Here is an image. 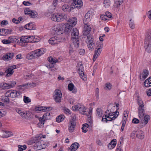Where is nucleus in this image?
Returning a JSON list of instances; mask_svg holds the SVG:
<instances>
[{"mask_svg": "<svg viewBox=\"0 0 151 151\" xmlns=\"http://www.w3.org/2000/svg\"><path fill=\"white\" fill-rule=\"evenodd\" d=\"M132 122L133 123L138 124L139 122V120L137 119L134 118L133 119Z\"/></svg>", "mask_w": 151, "mask_h": 151, "instance_id": "64", "label": "nucleus"}, {"mask_svg": "<svg viewBox=\"0 0 151 151\" xmlns=\"http://www.w3.org/2000/svg\"><path fill=\"white\" fill-rule=\"evenodd\" d=\"M28 37V41H29L28 43H32L36 42L34 40V37L33 36H27Z\"/></svg>", "mask_w": 151, "mask_h": 151, "instance_id": "44", "label": "nucleus"}, {"mask_svg": "<svg viewBox=\"0 0 151 151\" xmlns=\"http://www.w3.org/2000/svg\"><path fill=\"white\" fill-rule=\"evenodd\" d=\"M45 52V50L44 48H42L38 49V57L44 54Z\"/></svg>", "mask_w": 151, "mask_h": 151, "instance_id": "48", "label": "nucleus"}, {"mask_svg": "<svg viewBox=\"0 0 151 151\" xmlns=\"http://www.w3.org/2000/svg\"><path fill=\"white\" fill-rule=\"evenodd\" d=\"M105 14L106 16L108 19L111 18L112 14L110 12H106Z\"/></svg>", "mask_w": 151, "mask_h": 151, "instance_id": "58", "label": "nucleus"}, {"mask_svg": "<svg viewBox=\"0 0 151 151\" xmlns=\"http://www.w3.org/2000/svg\"><path fill=\"white\" fill-rule=\"evenodd\" d=\"M60 41V39L56 37H53L50 38L49 40V42L51 44H57Z\"/></svg>", "mask_w": 151, "mask_h": 151, "instance_id": "21", "label": "nucleus"}, {"mask_svg": "<svg viewBox=\"0 0 151 151\" xmlns=\"http://www.w3.org/2000/svg\"><path fill=\"white\" fill-rule=\"evenodd\" d=\"M62 17L63 19V21L64 19H65L67 22H68L69 19H70L69 16L67 14H65L64 15H62Z\"/></svg>", "mask_w": 151, "mask_h": 151, "instance_id": "53", "label": "nucleus"}, {"mask_svg": "<svg viewBox=\"0 0 151 151\" xmlns=\"http://www.w3.org/2000/svg\"><path fill=\"white\" fill-rule=\"evenodd\" d=\"M138 111V116L140 119L142 120L145 114V107L139 106Z\"/></svg>", "mask_w": 151, "mask_h": 151, "instance_id": "19", "label": "nucleus"}, {"mask_svg": "<svg viewBox=\"0 0 151 151\" xmlns=\"http://www.w3.org/2000/svg\"><path fill=\"white\" fill-rule=\"evenodd\" d=\"M0 86L2 88L5 89H9L10 88V87L8 83H2L0 84Z\"/></svg>", "mask_w": 151, "mask_h": 151, "instance_id": "40", "label": "nucleus"}, {"mask_svg": "<svg viewBox=\"0 0 151 151\" xmlns=\"http://www.w3.org/2000/svg\"><path fill=\"white\" fill-rule=\"evenodd\" d=\"M136 136L140 139H143L145 137L144 132L141 130H139L136 132Z\"/></svg>", "mask_w": 151, "mask_h": 151, "instance_id": "30", "label": "nucleus"}, {"mask_svg": "<svg viewBox=\"0 0 151 151\" xmlns=\"http://www.w3.org/2000/svg\"><path fill=\"white\" fill-rule=\"evenodd\" d=\"M9 96H6L2 99V101L4 102L8 103L9 102V100L8 97Z\"/></svg>", "mask_w": 151, "mask_h": 151, "instance_id": "54", "label": "nucleus"}, {"mask_svg": "<svg viewBox=\"0 0 151 151\" xmlns=\"http://www.w3.org/2000/svg\"><path fill=\"white\" fill-rule=\"evenodd\" d=\"M116 144V140L115 139L112 140L108 145V147L109 149L111 150L114 148Z\"/></svg>", "mask_w": 151, "mask_h": 151, "instance_id": "28", "label": "nucleus"}, {"mask_svg": "<svg viewBox=\"0 0 151 151\" xmlns=\"http://www.w3.org/2000/svg\"><path fill=\"white\" fill-rule=\"evenodd\" d=\"M61 24L63 26L62 27L63 28V32H70L72 27V26L68 23H62Z\"/></svg>", "mask_w": 151, "mask_h": 151, "instance_id": "18", "label": "nucleus"}, {"mask_svg": "<svg viewBox=\"0 0 151 151\" xmlns=\"http://www.w3.org/2000/svg\"><path fill=\"white\" fill-rule=\"evenodd\" d=\"M79 144L77 142H74L68 148L70 151H76L79 147Z\"/></svg>", "mask_w": 151, "mask_h": 151, "instance_id": "22", "label": "nucleus"}, {"mask_svg": "<svg viewBox=\"0 0 151 151\" xmlns=\"http://www.w3.org/2000/svg\"><path fill=\"white\" fill-rule=\"evenodd\" d=\"M61 24H57L53 28L52 31L54 33L57 35H60L63 33V29Z\"/></svg>", "mask_w": 151, "mask_h": 151, "instance_id": "11", "label": "nucleus"}, {"mask_svg": "<svg viewBox=\"0 0 151 151\" xmlns=\"http://www.w3.org/2000/svg\"><path fill=\"white\" fill-rule=\"evenodd\" d=\"M104 4L106 8H108L110 6L111 2L109 0H105L104 2Z\"/></svg>", "mask_w": 151, "mask_h": 151, "instance_id": "46", "label": "nucleus"}, {"mask_svg": "<svg viewBox=\"0 0 151 151\" xmlns=\"http://www.w3.org/2000/svg\"><path fill=\"white\" fill-rule=\"evenodd\" d=\"M123 2V0H114V6L115 8H118Z\"/></svg>", "mask_w": 151, "mask_h": 151, "instance_id": "33", "label": "nucleus"}, {"mask_svg": "<svg viewBox=\"0 0 151 151\" xmlns=\"http://www.w3.org/2000/svg\"><path fill=\"white\" fill-rule=\"evenodd\" d=\"M62 93L60 90L56 89L55 91L53 97L55 101L57 102H60L62 97Z\"/></svg>", "mask_w": 151, "mask_h": 151, "instance_id": "10", "label": "nucleus"}, {"mask_svg": "<svg viewBox=\"0 0 151 151\" xmlns=\"http://www.w3.org/2000/svg\"><path fill=\"white\" fill-rule=\"evenodd\" d=\"M5 32L6 33V35L7 34H11L12 32V30L11 29H5Z\"/></svg>", "mask_w": 151, "mask_h": 151, "instance_id": "61", "label": "nucleus"}, {"mask_svg": "<svg viewBox=\"0 0 151 151\" xmlns=\"http://www.w3.org/2000/svg\"><path fill=\"white\" fill-rule=\"evenodd\" d=\"M103 44L100 43L97 46L95 51V53L93 56V60L95 61L97 58L100 55L102 49Z\"/></svg>", "mask_w": 151, "mask_h": 151, "instance_id": "7", "label": "nucleus"}, {"mask_svg": "<svg viewBox=\"0 0 151 151\" xmlns=\"http://www.w3.org/2000/svg\"><path fill=\"white\" fill-rule=\"evenodd\" d=\"M146 51L148 53L151 52V35L146 37L145 42Z\"/></svg>", "mask_w": 151, "mask_h": 151, "instance_id": "6", "label": "nucleus"}, {"mask_svg": "<svg viewBox=\"0 0 151 151\" xmlns=\"http://www.w3.org/2000/svg\"><path fill=\"white\" fill-rule=\"evenodd\" d=\"M144 117V122L145 125L147 124L148 122V120L150 119V116L148 115H145Z\"/></svg>", "mask_w": 151, "mask_h": 151, "instance_id": "47", "label": "nucleus"}, {"mask_svg": "<svg viewBox=\"0 0 151 151\" xmlns=\"http://www.w3.org/2000/svg\"><path fill=\"white\" fill-rule=\"evenodd\" d=\"M38 56V50H35L27 54L26 56V58L28 60H30L36 58Z\"/></svg>", "mask_w": 151, "mask_h": 151, "instance_id": "14", "label": "nucleus"}, {"mask_svg": "<svg viewBox=\"0 0 151 151\" xmlns=\"http://www.w3.org/2000/svg\"><path fill=\"white\" fill-rule=\"evenodd\" d=\"M19 95V92L14 90H8L5 94V96H9L12 98L17 97Z\"/></svg>", "mask_w": 151, "mask_h": 151, "instance_id": "8", "label": "nucleus"}, {"mask_svg": "<svg viewBox=\"0 0 151 151\" xmlns=\"http://www.w3.org/2000/svg\"><path fill=\"white\" fill-rule=\"evenodd\" d=\"M3 132L4 133V137H11L13 135L12 133L10 132L3 131Z\"/></svg>", "mask_w": 151, "mask_h": 151, "instance_id": "41", "label": "nucleus"}, {"mask_svg": "<svg viewBox=\"0 0 151 151\" xmlns=\"http://www.w3.org/2000/svg\"><path fill=\"white\" fill-rule=\"evenodd\" d=\"M0 35L1 36H6V33L5 32V29H0Z\"/></svg>", "mask_w": 151, "mask_h": 151, "instance_id": "56", "label": "nucleus"}, {"mask_svg": "<svg viewBox=\"0 0 151 151\" xmlns=\"http://www.w3.org/2000/svg\"><path fill=\"white\" fill-rule=\"evenodd\" d=\"M68 22L70 25L72 26V27L75 26L77 24V20L76 18L74 17H73L69 19Z\"/></svg>", "mask_w": 151, "mask_h": 151, "instance_id": "27", "label": "nucleus"}, {"mask_svg": "<svg viewBox=\"0 0 151 151\" xmlns=\"http://www.w3.org/2000/svg\"><path fill=\"white\" fill-rule=\"evenodd\" d=\"M51 19L54 21L61 22L63 21L62 14L60 13H55L51 16Z\"/></svg>", "mask_w": 151, "mask_h": 151, "instance_id": "12", "label": "nucleus"}, {"mask_svg": "<svg viewBox=\"0 0 151 151\" xmlns=\"http://www.w3.org/2000/svg\"><path fill=\"white\" fill-rule=\"evenodd\" d=\"M48 60L50 63L46 64V66L50 70L55 71L56 69L54 66V64L58 61L56 59L50 56L48 58Z\"/></svg>", "mask_w": 151, "mask_h": 151, "instance_id": "4", "label": "nucleus"}, {"mask_svg": "<svg viewBox=\"0 0 151 151\" xmlns=\"http://www.w3.org/2000/svg\"><path fill=\"white\" fill-rule=\"evenodd\" d=\"M52 109V107L50 106H38V111H48L51 110Z\"/></svg>", "mask_w": 151, "mask_h": 151, "instance_id": "24", "label": "nucleus"}, {"mask_svg": "<svg viewBox=\"0 0 151 151\" xmlns=\"http://www.w3.org/2000/svg\"><path fill=\"white\" fill-rule=\"evenodd\" d=\"M112 88V85L109 83H107L105 84L104 89L108 91H110Z\"/></svg>", "mask_w": 151, "mask_h": 151, "instance_id": "43", "label": "nucleus"}, {"mask_svg": "<svg viewBox=\"0 0 151 151\" xmlns=\"http://www.w3.org/2000/svg\"><path fill=\"white\" fill-rule=\"evenodd\" d=\"M64 118L63 116L61 115L59 116H58L56 118V121L58 122H60L64 120Z\"/></svg>", "mask_w": 151, "mask_h": 151, "instance_id": "51", "label": "nucleus"}, {"mask_svg": "<svg viewBox=\"0 0 151 151\" xmlns=\"http://www.w3.org/2000/svg\"><path fill=\"white\" fill-rule=\"evenodd\" d=\"M101 18L103 20H108V19L107 18L106 16L105 15H102L101 16Z\"/></svg>", "mask_w": 151, "mask_h": 151, "instance_id": "60", "label": "nucleus"}, {"mask_svg": "<svg viewBox=\"0 0 151 151\" xmlns=\"http://www.w3.org/2000/svg\"><path fill=\"white\" fill-rule=\"evenodd\" d=\"M136 100L137 103L139 106L144 107V104L143 101L139 96H137Z\"/></svg>", "mask_w": 151, "mask_h": 151, "instance_id": "35", "label": "nucleus"}, {"mask_svg": "<svg viewBox=\"0 0 151 151\" xmlns=\"http://www.w3.org/2000/svg\"><path fill=\"white\" fill-rule=\"evenodd\" d=\"M18 147L19 151H23L24 150H26L27 148V146L25 145H18Z\"/></svg>", "mask_w": 151, "mask_h": 151, "instance_id": "45", "label": "nucleus"}, {"mask_svg": "<svg viewBox=\"0 0 151 151\" xmlns=\"http://www.w3.org/2000/svg\"><path fill=\"white\" fill-rule=\"evenodd\" d=\"M14 56L13 53L8 52L5 54L3 57V60L8 61L11 60Z\"/></svg>", "mask_w": 151, "mask_h": 151, "instance_id": "20", "label": "nucleus"}, {"mask_svg": "<svg viewBox=\"0 0 151 151\" xmlns=\"http://www.w3.org/2000/svg\"><path fill=\"white\" fill-rule=\"evenodd\" d=\"M10 87V88H13L16 84V82L15 81H11L8 83Z\"/></svg>", "mask_w": 151, "mask_h": 151, "instance_id": "55", "label": "nucleus"}, {"mask_svg": "<svg viewBox=\"0 0 151 151\" xmlns=\"http://www.w3.org/2000/svg\"><path fill=\"white\" fill-rule=\"evenodd\" d=\"M26 119H28L32 118L34 115L30 111H26Z\"/></svg>", "mask_w": 151, "mask_h": 151, "instance_id": "39", "label": "nucleus"}, {"mask_svg": "<svg viewBox=\"0 0 151 151\" xmlns=\"http://www.w3.org/2000/svg\"><path fill=\"white\" fill-rule=\"evenodd\" d=\"M118 108L116 109L114 112H108L109 111L106 112V115L102 116V121L107 122L108 121H111L115 119L119 115V112L117 111Z\"/></svg>", "mask_w": 151, "mask_h": 151, "instance_id": "2", "label": "nucleus"}, {"mask_svg": "<svg viewBox=\"0 0 151 151\" xmlns=\"http://www.w3.org/2000/svg\"><path fill=\"white\" fill-rule=\"evenodd\" d=\"M64 112L65 113L67 114H70L71 112L70 110L67 108H65L64 109Z\"/></svg>", "mask_w": 151, "mask_h": 151, "instance_id": "57", "label": "nucleus"}, {"mask_svg": "<svg viewBox=\"0 0 151 151\" xmlns=\"http://www.w3.org/2000/svg\"><path fill=\"white\" fill-rule=\"evenodd\" d=\"M87 39L86 41L89 50H91L92 48L93 49L94 47L95 42L93 41L91 38L89 37H87Z\"/></svg>", "mask_w": 151, "mask_h": 151, "instance_id": "15", "label": "nucleus"}, {"mask_svg": "<svg viewBox=\"0 0 151 151\" xmlns=\"http://www.w3.org/2000/svg\"><path fill=\"white\" fill-rule=\"evenodd\" d=\"M149 74V72L147 70H145L143 71L142 73L140 74V78L143 80L147 77Z\"/></svg>", "mask_w": 151, "mask_h": 151, "instance_id": "31", "label": "nucleus"}, {"mask_svg": "<svg viewBox=\"0 0 151 151\" xmlns=\"http://www.w3.org/2000/svg\"><path fill=\"white\" fill-rule=\"evenodd\" d=\"M144 85L147 87L151 86V77L149 78L145 81Z\"/></svg>", "mask_w": 151, "mask_h": 151, "instance_id": "37", "label": "nucleus"}, {"mask_svg": "<svg viewBox=\"0 0 151 151\" xmlns=\"http://www.w3.org/2000/svg\"><path fill=\"white\" fill-rule=\"evenodd\" d=\"M73 111H78L82 114L88 116L91 115V112L89 110L88 112V109L85 108L84 105L81 104H77L73 106L72 107Z\"/></svg>", "mask_w": 151, "mask_h": 151, "instance_id": "1", "label": "nucleus"}, {"mask_svg": "<svg viewBox=\"0 0 151 151\" xmlns=\"http://www.w3.org/2000/svg\"><path fill=\"white\" fill-rule=\"evenodd\" d=\"M79 74L81 78L83 80H85L86 79V76L84 74L83 71H80L79 72Z\"/></svg>", "mask_w": 151, "mask_h": 151, "instance_id": "50", "label": "nucleus"}, {"mask_svg": "<svg viewBox=\"0 0 151 151\" xmlns=\"http://www.w3.org/2000/svg\"><path fill=\"white\" fill-rule=\"evenodd\" d=\"M32 111V113L34 115H35V117L36 118H38V116L35 114V113H37L38 112V107L37 106H35L34 107H32L31 109Z\"/></svg>", "mask_w": 151, "mask_h": 151, "instance_id": "36", "label": "nucleus"}, {"mask_svg": "<svg viewBox=\"0 0 151 151\" xmlns=\"http://www.w3.org/2000/svg\"><path fill=\"white\" fill-rule=\"evenodd\" d=\"M83 3L81 0H73V1L71 5L72 9L75 8L80 9L83 5Z\"/></svg>", "mask_w": 151, "mask_h": 151, "instance_id": "13", "label": "nucleus"}, {"mask_svg": "<svg viewBox=\"0 0 151 151\" xmlns=\"http://www.w3.org/2000/svg\"><path fill=\"white\" fill-rule=\"evenodd\" d=\"M51 118L50 114L49 112H47L45 114L42 118L40 117L39 119V123H38V127H42L44 124L45 121L50 119Z\"/></svg>", "mask_w": 151, "mask_h": 151, "instance_id": "5", "label": "nucleus"}, {"mask_svg": "<svg viewBox=\"0 0 151 151\" xmlns=\"http://www.w3.org/2000/svg\"><path fill=\"white\" fill-rule=\"evenodd\" d=\"M62 10L65 12H69L71 11V6H70L67 4H64L62 7Z\"/></svg>", "mask_w": 151, "mask_h": 151, "instance_id": "29", "label": "nucleus"}, {"mask_svg": "<svg viewBox=\"0 0 151 151\" xmlns=\"http://www.w3.org/2000/svg\"><path fill=\"white\" fill-rule=\"evenodd\" d=\"M76 125V122L74 119H71L69 123L68 129L70 132H73Z\"/></svg>", "mask_w": 151, "mask_h": 151, "instance_id": "16", "label": "nucleus"}, {"mask_svg": "<svg viewBox=\"0 0 151 151\" xmlns=\"http://www.w3.org/2000/svg\"><path fill=\"white\" fill-rule=\"evenodd\" d=\"M23 97V101L25 103L28 104L31 102V100L29 97L24 96Z\"/></svg>", "mask_w": 151, "mask_h": 151, "instance_id": "49", "label": "nucleus"}, {"mask_svg": "<svg viewBox=\"0 0 151 151\" xmlns=\"http://www.w3.org/2000/svg\"><path fill=\"white\" fill-rule=\"evenodd\" d=\"M2 42L4 44H9L16 42L14 37L11 36L8 37L7 39H4L2 40Z\"/></svg>", "mask_w": 151, "mask_h": 151, "instance_id": "17", "label": "nucleus"}, {"mask_svg": "<svg viewBox=\"0 0 151 151\" xmlns=\"http://www.w3.org/2000/svg\"><path fill=\"white\" fill-rule=\"evenodd\" d=\"M93 15V13L91 11H88L85 14L83 20L85 25L87 24L91 21Z\"/></svg>", "mask_w": 151, "mask_h": 151, "instance_id": "9", "label": "nucleus"}, {"mask_svg": "<svg viewBox=\"0 0 151 151\" xmlns=\"http://www.w3.org/2000/svg\"><path fill=\"white\" fill-rule=\"evenodd\" d=\"M26 111H23L20 115L23 118L26 119Z\"/></svg>", "mask_w": 151, "mask_h": 151, "instance_id": "62", "label": "nucleus"}, {"mask_svg": "<svg viewBox=\"0 0 151 151\" xmlns=\"http://www.w3.org/2000/svg\"><path fill=\"white\" fill-rule=\"evenodd\" d=\"M32 11L29 8H26L24 10V13L25 15H29Z\"/></svg>", "mask_w": 151, "mask_h": 151, "instance_id": "52", "label": "nucleus"}, {"mask_svg": "<svg viewBox=\"0 0 151 151\" xmlns=\"http://www.w3.org/2000/svg\"><path fill=\"white\" fill-rule=\"evenodd\" d=\"M14 72V70H12V69L11 70L9 68L6 70L4 74L6 77H7L11 76L13 73Z\"/></svg>", "mask_w": 151, "mask_h": 151, "instance_id": "32", "label": "nucleus"}, {"mask_svg": "<svg viewBox=\"0 0 151 151\" xmlns=\"http://www.w3.org/2000/svg\"><path fill=\"white\" fill-rule=\"evenodd\" d=\"M35 13V12L32 11V13H30L31 14H30L29 16L32 18H34L36 15V13Z\"/></svg>", "mask_w": 151, "mask_h": 151, "instance_id": "63", "label": "nucleus"}, {"mask_svg": "<svg viewBox=\"0 0 151 151\" xmlns=\"http://www.w3.org/2000/svg\"><path fill=\"white\" fill-rule=\"evenodd\" d=\"M96 116L99 117H101L102 116V111L101 108H98L96 110Z\"/></svg>", "mask_w": 151, "mask_h": 151, "instance_id": "38", "label": "nucleus"}, {"mask_svg": "<svg viewBox=\"0 0 151 151\" xmlns=\"http://www.w3.org/2000/svg\"><path fill=\"white\" fill-rule=\"evenodd\" d=\"M91 31V27L88 25H85L83 30V35H87L89 34Z\"/></svg>", "mask_w": 151, "mask_h": 151, "instance_id": "25", "label": "nucleus"}, {"mask_svg": "<svg viewBox=\"0 0 151 151\" xmlns=\"http://www.w3.org/2000/svg\"><path fill=\"white\" fill-rule=\"evenodd\" d=\"M38 142V137H35L34 138H32L30 141V144H33L35 143V145H36L37 147V144Z\"/></svg>", "mask_w": 151, "mask_h": 151, "instance_id": "42", "label": "nucleus"}, {"mask_svg": "<svg viewBox=\"0 0 151 151\" xmlns=\"http://www.w3.org/2000/svg\"><path fill=\"white\" fill-rule=\"evenodd\" d=\"M20 44L21 45L24 46L25 45H23V43H28L29 41H28V37L27 36H22L20 38Z\"/></svg>", "mask_w": 151, "mask_h": 151, "instance_id": "26", "label": "nucleus"}, {"mask_svg": "<svg viewBox=\"0 0 151 151\" xmlns=\"http://www.w3.org/2000/svg\"><path fill=\"white\" fill-rule=\"evenodd\" d=\"M24 28L27 29L29 30H34L35 29V28L33 25L32 23H29L25 25Z\"/></svg>", "mask_w": 151, "mask_h": 151, "instance_id": "34", "label": "nucleus"}, {"mask_svg": "<svg viewBox=\"0 0 151 151\" xmlns=\"http://www.w3.org/2000/svg\"><path fill=\"white\" fill-rule=\"evenodd\" d=\"M68 87V90L70 91H72V93H76L77 92V89L73 83H71L69 84Z\"/></svg>", "mask_w": 151, "mask_h": 151, "instance_id": "23", "label": "nucleus"}, {"mask_svg": "<svg viewBox=\"0 0 151 151\" xmlns=\"http://www.w3.org/2000/svg\"><path fill=\"white\" fill-rule=\"evenodd\" d=\"M79 34L78 29L76 28H74L72 32L71 37L74 46L76 48H78L79 46Z\"/></svg>", "mask_w": 151, "mask_h": 151, "instance_id": "3", "label": "nucleus"}, {"mask_svg": "<svg viewBox=\"0 0 151 151\" xmlns=\"http://www.w3.org/2000/svg\"><path fill=\"white\" fill-rule=\"evenodd\" d=\"M132 19H131L130 20L129 26L131 28L133 29L134 28L135 25L134 23L132 22Z\"/></svg>", "mask_w": 151, "mask_h": 151, "instance_id": "59", "label": "nucleus"}]
</instances>
